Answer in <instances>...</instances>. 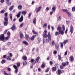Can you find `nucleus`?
Segmentation results:
<instances>
[{
  "mask_svg": "<svg viewBox=\"0 0 75 75\" xmlns=\"http://www.w3.org/2000/svg\"><path fill=\"white\" fill-rule=\"evenodd\" d=\"M7 60H8V61H11V58L10 57V56H8V58H7Z\"/></svg>",
  "mask_w": 75,
  "mask_h": 75,
  "instance_id": "obj_30",
  "label": "nucleus"
},
{
  "mask_svg": "<svg viewBox=\"0 0 75 75\" xmlns=\"http://www.w3.org/2000/svg\"><path fill=\"white\" fill-rule=\"evenodd\" d=\"M7 13H6L5 14V16H6L5 17H7Z\"/></svg>",
  "mask_w": 75,
  "mask_h": 75,
  "instance_id": "obj_64",
  "label": "nucleus"
},
{
  "mask_svg": "<svg viewBox=\"0 0 75 75\" xmlns=\"http://www.w3.org/2000/svg\"><path fill=\"white\" fill-rule=\"evenodd\" d=\"M55 9H56V7L54 6L52 8V11L53 12H55Z\"/></svg>",
  "mask_w": 75,
  "mask_h": 75,
  "instance_id": "obj_12",
  "label": "nucleus"
},
{
  "mask_svg": "<svg viewBox=\"0 0 75 75\" xmlns=\"http://www.w3.org/2000/svg\"><path fill=\"white\" fill-rule=\"evenodd\" d=\"M1 3H4V0H1L0 1Z\"/></svg>",
  "mask_w": 75,
  "mask_h": 75,
  "instance_id": "obj_57",
  "label": "nucleus"
},
{
  "mask_svg": "<svg viewBox=\"0 0 75 75\" xmlns=\"http://www.w3.org/2000/svg\"><path fill=\"white\" fill-rule=\"evenodd\" d=\"M53 54H57V51H54L53 52Z\"/></svg>",
  "mask_w": 75,
  "mask_h": 75,
  "instance_id": "obj_47",
  "label": "nucleus"
},
{
  "mask_svg": "<svg viewBox=\"0 0 75 75\" xmlns=\"http://www.w3.org/2000/svg\"><path fill=\"white\" fill-rule=\"evenodd\" d=\"M55 44V41L54 40H52V46H54Z\"/></svg>",
  "mask_w": 75,
  "mask_h": 75,
  "instance_id": "obj_27",
  "label": "nucleus"
},
{
  "mask_svg": "<svg viewBox=\"0 0 75 75\" xmlns=\"http://www.w3.org/2000/svg\"><path fill=\"white\" fill-rule=\"evenodd\" d=\"M59 34V33L58 32H56L55 33V35L57 36Z\"/></svg>",
  "mask_w": 75,
  "mask_h": 75,
  "instance_id": "obj_44",
  "label": "nucleus"
},
{
  "mask_svg": "<svg viewBox=\"0 0 75 75\" xmlns=\"http://www.w3.org/2000/svg\"><path fill=\"white\" fill-rule=\"evenodd\" d=\"M9 55L11 57H13V54L11 53H9Z\"/></svg>",
  "mask_w": 75,
  "mask_h": 75,
  "instance_id": "obj_51",
  "label": "nucleus"
},
{
  "mask_svg": "<svg viewBox=\"0 0 75 75\" xmlns=\"http://www.w3.org/2000/svg\"><path fill=\"white\" fill-rule=\"evenodd\" d=\"M41 39H40L38 40V43H40V42H41Z\"/></svg>",
  "mask_w": 75,
  "mask_h": 75,
  "instance_id": "obj_59",
  "label": "nucleus"
},
{
  "mask_svg": "<svg viewBox=\"0 0 75 75\" xmlns=\"http://www.w3.org/2000/svg\"><path fill=\"white\" fill-rule=\"evenodd\" d=\"M32 32L33 34H37L38 33L37 32H35V31L34 30H32Z\"/></svg>",
  "mask_w": 75,
  "mask_h": 75,
  "instance_id": "obj_34",
  "label": "nucleus"
},
{
  "mask_svg": "<svg viewBox=\"0 0 75 75\" xmlns=\"http://www.w3.org/2000/svg\"><path fill=\"white\" fill-rule=\"evenodd\" d=\"M4 25H7L8 24V18L6 16L4 18Z\"/></svg>",
  "mask_w": 75,
  "mask_h": 75,
  "instance_id": "obj_1",
  "label": "nucleus"
},
{
  "mask_svg": "<svg viewBox=\"0 0 75 75\" xmlns=\"http://www.w3.org/2000/svg\"><path fill=\"white\" fill-rule=\"evenodd\" d=\"M23 58L24 60H27V57H26L25 56H24L23 57Z\"/></svg>",
  "mask_w": 75,
  "mask_h": 75,
  "instance_id": "obj_28",
  "label": "nucleus"
},
{
  "mask_svg": "<svg viewBox=\"0 0 75 75\" xmlns=\"http://www.w3.org/2000/svg\"><path fill=\"white\" fill-rule=\"evenodd\" d=\"M61 18L60 16H59L57 18V21H60V20H61Z\"/></svg>",
  "mask_w": 75,
  "mask_h": 75,
  "instance_id": "obj_40",
  "label": "nucleus"
},
{
  "mask_svg": "<svg viewBox=\"0 0 75 75\" xmlns=\"http://www.w3.org/2000/svg\"><path fill=\"white\" fill-rule=\"evenodd\" d=\"M57 30H58V31H59H59H61V27H59V26L57 28Z\"/></svg>",
  "mask_w": 75,
  "mask_h": 75,
  "instance_id": "obj_23",
  "label": "nucleus"
},
{
  "mask_svg": "<svg viewBox=\"0 0 75 75\" xmlns=\"http://www.w3.org/2000/svg\"><path fill=\"white\" fill-rule=\"evenodd\" d=\"M26 13H27V11H23L22 12V14L23 15H24V16H25Z\"/></svg>",
  "mask_w": 75,
  "mask_h": 75,
  "instance_id": "obj_17",
  "label": "nucleus"
},
{
  "mask_svg": "<svg viewBox=\"0 0 75 75\" xmlns=\"http://www.w3.org/2000/svg\"><path fill=\"white\" fill-rule=\"evenodd\" d=\"M43 37H45L46 38L47 37V30H45L44 31L43 34Z\"/></svg>",
  "mask_w": 75,
  "mask_h": 75,
  "instance_id": "obj_3",
  "label": "nucleus"
},
{
  "mask_svg": "<svg viewBox=\"0 0 75 75\" xmlns=\"http://www.w3.org/2000/svg\"><path fill=\"white\" fill-rule=\"evenodd\" d=\"M47 23H45L44 24L43 27L44 28H47Z\"/></svg>",
  "mask_w": 75,
  "mask_h": 75,
  "instance_id": "obj_22",
  "label": "nucleus"
},
{
  "mask_svg": "<svg viewBox=\"0 0 75 75\" xmlns=\"http://www.w3.org/2000/svg\"><path fill=\"white\" fill-rule=\"evenodd\" d=\"M7 69L9 71H11V69L9 67H8L7 68Z\"/></svg>",
  "mask_w": 75,
  "mask_h": 75,
  "instance_id": "obj_53",
  "label": "nucleus"
},
{
  "mask_svg": "<svg viewBox=\"0 0 75 75\" xmlns=\"http://www.w3.org/2000/svg\"><path fill=\"white\" fill-rule=\"evenodd\" d=\"M17 72H18V70L17 69H16L15 71V73H17Z\"/></svg>",
  "mask_w": 75,
  "mask_h": 75,
  "instance_id": "obj_54",
  "label": "nucleus"
},
{
  "mask_svg": "<svg viewBox=\"0 0 75 75\" xmlns=\"http://www.w3.org/2000/svg\"><path fill=\"white\" fill-rule=\"evenodd\" d=\"M10 38V37H6L5 38H4L3 40V42H6V41H7L8 40V39Z\"/></svg>",
  "mask_w": 75,
  "mask_h": 75,
  "instance_id": "obj_7",
  "label": "nucleus"
},
{
  "mask_svg": "<svg viewBox=\"0 0 75 75\" xmlns=\"http://www.w3.org/2000/svg\"><path fill=\"white\" fill-rule=\"evenodd\" d=\"M42 8V7L41 6H39L37 8L36 11V13H38V12H39V11H40L41 9Z\"/></svg>",
  "mask_w": 75,
  "mask_h": 75,
  "instance_id": "obj_4",
  "label": "nucleus"
},
{
  "mask_svg": "<svg viewBox=\"0 0 75 75\" xmlns=\"http://www.w3.org/2000/svg\"><path fill=\"white\" fill-rule=\"evenodd\" d=\"M62 65L64 66V67H65L66 65V63H62Z\"/></svg>",
  "mask_w": 75,
  "mask_h": 75,
  "instance_id": "obj_49",
  "label": "nucleus"
},
{
  "mask_svg": "<svg viewBox=\"0 0 75 75\" xmlns=\"http://www.w3.org/2000/svg\"><path fill=\"white\" fill-rule=\"evenodd\" d=\"M20 38L21 39H22L23 38V37H24V35L21 32H20Z\"/></svg>",
  "mask_w": 75,
  "mask_h": 75,
  "instance_id": "obj_9",
  "label": "nucleus"
},
{
  "mask_svg": "<svg viewBox=\"0 0 75 75\" xmlns=\"http://www.w3.org/2000/svg\"><path fill=\"white\" fill-rule=\"evenodd\" d=\"M4 38V34L1 35H0V40L1 41H3V40Z\"/></svg>",
  "mask_w": 75,
  "mask_h": 75,
  "instance_id": "obj_6",
  "label": "nucleus"
},
{
  "mask_svg": "<svg viewBox=\"0 0 75 75\" xmlns=\"http://www.w3.org/2000/svg\"><path fill=\"white\" fill-rule=\"evenodd\" d=\"M5 12V10H3L1 11V13H4Z\"/></svg>",
  "mask_w": 75,
  "mask_h": 75,
  "instance_id": "obj_45",
  "label": "nucleus"
},
{
  "mask_svg": "<svg viewBox=\"0 0 75 75\" xmlns=\"http://www.w3.org/2000/svg\"><path fill=\"white\" fill-rule=\"evenodd\" d=\"M47 37L48 38L49 40L48 39H46L47 43L49 42V41H51V35L50 34V32H49Z\"/></svg>",
  "mask_w": 75,
  "mask_h": 75,
  "instance_id": "obj_2",
  "label": "nucleus"
},
{
  "mask_svg": "<svg viewBox=\"0 0 75 75\" xmlns=\"http://www.w3.org/2000/svg\"><path fill=\"white\" fill-rule=\"evenodd\" d=\"M10 34H11L10 32L9 31L7 33V35L8 36V37H10Z\"/></svg>",
  "mask_w": 75,
  "mask_h": 75,
  "instance_id": "obj_39",
  "label": "nucleus"
},
{
  "mask_svg": "<svg viewBox=\"0 0 75 75\" xmlns=\"http://www.w3.org/2000/svg\"><path fill=\"white\" fill-rule=\"evenodd\" d=\"M16 16L18 18H19V13H18V14L16 15Z\"/></svg>",
  "mask_w": 75,
  "mask_h": 75,
  "instance_id": "obj_55",
  "label": "nucleus"
},
{
  "mask_svg": "<svg viewBox=\"0 0 75 75\" xmlns=\"http://www.w3.org/2000/svg\"><path fill=\"white\" fill-rule=\"evenodd\" d=\"M70 31L71 32V33H72L73 31H74V28L72 26H71L70 27Z\"/></svg>",
  "mask_w": 75,
  "mask_h": 75,
  "instance_id": "obj_11",
  "label": "nucleus"
},
{
  "mask_svg": "<svg viewBox=\"0 0 75 75\" xmlns=\"http://www.w3.org/2000/svg\"><path fill=\"white\" fill-rule=\"evenodd\" d=\"M52 71H57V69H56V67H53L52 68Z\"/></svg>",
  "mask_w": 75,
  "mask_h": 75,
  "instance_id": "obj_20",
  "label": "nucleus"
},
{
  "mask_svg": "<svg viewBox=\"0 0 75 75\" xmlns=\"http://www.w3.org/2000/svg\"><path fill=\"white\" fill-rule=\"evenodd\" d=\"M63 11H64V12H66V13H68V11L66 9H63Z\"/></svg>",
  "mask_w": 75,
  "mask_h": 75,
  "instance_id": "obj_42",
  "label": "nucleus"
},
{
  "mask_svg": "<svg viewBox=\"0 0 75 75\" xmlns=\"http://www.w3.org/2000/svg\"><path fill=\"white\" fill-rule=\"evenodd\" d=\"M68 40H65L63 42L64 43V45H65V44H66V43H67V42H68Z\"/></svg>",
  "mask_w": 75,
  "mask_h": 75,
  "instance_id": "obj_26",
  "label": "nucleus"
},
{
  "mask_svg": "<svg viewBox=\"0 0 75 75\" xmlns=\"http://www.w3.org/2000/svg\"><path fill=\"white\" fill-rule=\"evenodd\" d=\"M53 63V62H52V61L50 62V65H52Z\"/></svg>",
  "mask_w": 75,
  "mask_h": 75,
  "instance_id": "obj_60",
  "label": "nucleus"
},
{
  "mask_svg": "<svg viewBox=\"0 0 75 75\" xmlns=\"http://www.w3.org/2000/svg\"><path fill=\"white\" fill-rule=\"evenodd\" d=\"M62 28H63V30H65V26L64 25H63L62 26Z\"/></svg>",
  "mask_w": 75,
  "mask_h": 75,
  "instance_id": "obj_50",
  "label": "nucleus"
},
{
  "mask_svg": "<svg viewBox=\"0 0 75 75\" xmlns=\"http://www.w3.org/2000/svg\"><path fill=\"white\" fill-rule=\"evenodd\" d=\"M36 37V35H33V36H32L30 38V39L31 40H34V38H35V37Z\"/></svg>",
  "mask_w": 75,
  "mask_h": 75,
  "instance_id": "obj_14",
  "label": "nucleus"
},
{
  "mask_svg": "<svg viewBox=\"0 0 75 75\" xmlns=\"http://www.w3.org/2000/svg\"><path fill=\"white\" fill-rule=\"evenodd\" d=\"M23 44H25V45H28V43L26 41H24L23 42Z\"/></svg>",
  "mask_w": 75,
  "mask_h": 75,
  "instance_id": "obj_18",
  "label": "nucleus"
},
{
  "mask_svg": "<svg viewBox=\"0 0 75 75\" xmlns=\"http://www.w3.org/2000/svg\"><path fill=\"white\" fill-rule=\"evenodd\" d=\"M24 19V17L23 16V15L21 16V17L19 19V22H21L23 21V20Z\"/></svg>",
  "mask_w": 75,
  "mask_h": 75,
  "instance_id": "obj_5",
  "label": "nucleus"
},
{
  "mask_svg": "<svg viewBox=\"0 0 75 75\" xmlns=\"http://www.w3.org/2000/svg\"><path fill=\"white\" fill-rule=\"evenodd\" d=\"M4 74H5V75H9L8 74H7L6 72V71H4Z\"/></svg>",
  "mask_w": 75,
  "mask_h": 75,
  "instance_id": "obj_58",
  "label": "nucleus"
},
{
  "mask_svg": "<svg viewBox=\"0 0 75 75\" xmlns=\"http://www.w3.org/2000/svg\"><path fill=\"white\" fill-rule=\"evenodd\" d=\"M11 29L12 30H16V25L14 24L12 27L11 28Z\"/></svg>",
  "mask_w": 75,
  "mask_h": 75,
  "instance_id": "obj_10",
  "label": "nucleus"
},
{
  "mask_svg": "<svg viewBox=\"0 0 75 75\" xmlns=\"http://www.w3.org/2000/svg\"><path fill=\"white\" fill-rule=\"evenodd\" d=\"M73 60H74V57H73V56H71L70 57V61H73Z\"/></svg>",
  "mask_w": 75,
  "mask_h": 75,
  "instance_id": "obj_21",
  "label": "nucleus"
},
{
  "mask_svg": "<svg viewBox=\"0 0 75 75\" xmlns=\"http://www.w3.org/2000/svg\"><path fill=\"white\" fill-rule=\"evenodd\" d=\"M61 71L59 69L58 70V73L59 75H60V74H61Z\"/></svg>",
  "mask_w": 75,
  "mask_h": 75,
  "instance_id": "obj_41",
  "label": "nucleus"
},
{
  "mask_svg": "<svg viewBox=\"0 0 75 75\" xmlns=\"http://www.w3.org/2000/svg\"><path fill=\"white\" fill-rule=\"evenodd\" d=\"M24 25V23H22L20 26V28H21L22 27H23V26Z\"/></svg>",
  "mask_w": 75,
  "mask_h": 75,
  "instance_id": "obj_37",
  "label": "nucleus"
},
{
  "mask_svg": "<svg viewBox=\"0 0 75 75\" xmlns=\"http://www.w3.org/2000/svg\"><path fill=\"white\" fill-rule=\"evenodd\" d=\"M61 48H63V44L62 43H61Z\"/></svg>",
  "mask_w": 75,
  "mask_h": 75,
  "instance_id": "obj_52",
  "label": "nucleus"
},
{
  "mask_svg": "<svg viewBox=\"0 0 75 75\" xmlns=\"http://www.w3.org/2000/svg\"><path fill=\"white\" fill-rule=\"evenodd\" d=\"M13 67L14 68V69H17V67L16 65H13Z\"/></svg>",
  "mask_w": 75,
  "mask_h": 75,
  "instance_id": "obj_35",
  "label": "nucleus"
},
{
  "mask_svg": "<svg viewBox=\"0 0 75 75\" xmlns=\"http://www.w3.org/2000/svg\"><path fill=\"white\" fill-rule=\"evenodd\" d=\"M49 71V68L47 69L46 71H45V72H48Z\"/></svg>",
  "mask_w": 75,
  "mask_h": 75,
  "instance_id": "obj_63",
  "label": "nucleus"
},
{
  "mask_svg": "<svg viewBox=\"0 0 75 75\" xmlns=\"http://www.w3.org/2000/svg\"><path fill=\"white\" fill-rule=\"evenodd\" d=\"M55 48L56 49H58L59 48V45L58 44H56L55 45Z\"/></svg>",
  "mask_w": 75,
  "mask_h": 75,
  "instance_id": "obj_16",
  "label": "nucleus"
},
{
  "mask_svg": "<svg viewBox=\"0 0 75 75\" xmlns=\"http://www.w3.org/2000/svg\"><path fill=\"white\" fill-rule=\"evenodd\" d=\"M59 34H62V35H63L64 34V31L62 30H61L60 31H59Z\"/></svg>",
  "mask_w": 75,
  "mask_h": 75,
  "instance_id": "obj_19",
  "label": "nucleus"
},
{
  "mask_svg": "<svg viewBox=\"0 0 75 75\" xmlns=\"http://www.w3.org/2000/svg\"><path fill=\"white\" fill-rule=\"evenodd\" d=\"M9 16L11 20H13V16H12V14H10Z\"/></svg>",
  "mask_w": 75,
  "mask_h": 75,
  "instance_id": "obj_31",
  "label": "nucleus"
},
{
  "mask_svg": "<svg viewBox=\"0 0 75 75\" xmlns=\"http://www.w3.org/2000/svg\"><path fill=\"white\" fill-rule=\"evenodd\" d=\"M23 65H27V62H26V61H25L23 62Z\"/></svg>",
  "mask_w": 75,
  "mask_h": 75,
  "instance_id": "obj_43",
  "label": "nucleus"
},
{
  "mask_svg": "<svg viewBox=\"0 0 75 75\" xmlns=\"http://www.w3.org/2000/svg\"><path fill=\"white\" fill-rule=\"evenodd\" d=\"M6 61V60H3L1 61V62L2 64H4V63H5Z\"/></svg>",
  "mask_w": 75,
  "mask_h": 75,
  "instance_id": "obj_29",
  "label": "nucleus"
},
{
  "mask_svg": "<svg viewBox=\"0 0 75 75\" xmlns=\"http://www.w3.org/2000/svg\"><path fill=\"white\" fill-rule=\"evenodd\" d=\"M39 59H40V57H38L36 58V60L35 61V63H37L38 61H39Z\"/></svg>",
  "mask_w": 75,
  "mask_h": 75,
  "instance_id": "obj_15",
  "label": "nucleus"
},
{
  "mask_svg": "<svg viewBox=\"0 0 75 75\" xmlns=\"http://www.w3.org/2000/svg\"><path fill=\"white\" fill-rule=\"evenodd\" d=\"M67 13L68 15L69 16V17L71 16V13L68 12Z\"/></svg>",
  "mask_w": 75,
  "mask_h": 75,
  "instance_id": "obj_48",
  "label": "nucleus"
},
{
  "mask_svg": "<svg viewBox=\"0 0 75 75\" xmlns=\"http://www.w3.org/2000/svg\"><path fill=\"white\" fill-rule=\"evenodd\" d=\"M30 62L31 63H33L34 62V59H31L30 60Z\"/></svg>",
  "mask_w": 75,
  "mask_h": 75,
  "instance_id": "obj_46",
  "label": "nucleus"
},
{
  "mask_svg": "<svg viewBox=\"0 0 75 75\" xmlns=\"http://www.w3.org/2000/svg\"><path fill=\"white\" fill-rule=\"evenodd\" d=\"M49 9H50V8H48V7H47L46 8V10H47V11H48L49 10Z\"/></svg>",
  "mask_w": 75,
  "mask_h": 75,
  "instance_id": "obj_61",
  "label": "nucleus"
},
{
  "mask_svg": "<svg viewBox=\"0 0 75 75\" xmlns=\"http://www.w3.org/2000/svg\"><path fill=\"white\" fill-rule=\"evenodd\" d=\"M6 4L7 6H10L11 5V2L10 1H6Z\"/></svg>",
  "mask_w": 75,
  "mask_h": 75,
  "instance_id": "obj_13",
  "label": "nucleus"
},
{
  "mask_svg": "<svg viewBox=\"0 0 75 75\" xmlns=\"http://www.w3.org/2000/svg\"><path fill=\"white\" fill-rule=\"evenodd\" d=\"M33 23H34V24H36V18H34L33 20Z\"/></svg>",
  "mask_w": 75,
  "mask_h": 75,
  "instance_id": "obj_24",
  "label": "nucleus"
},
{
  "mask_svg": "<svg viewBox=\"0 0 75 75\" xmlns=\"http://www.w3.org/2000/svg\"><path fill=\"white\" fill-rule=\"evenodd\" d=\"M25 38L26 40L28 41H29L30 40V37H29V36L27 34H25Z\"/></svg>",
  "mask_w": 75,
  "mask_h": 75,
  "instance_id": "obj_8",
  "label": "nucleus"
},
{
  "mask_svg": "<svg viewBox=\"0 0 75 75\" xmlns=\"http://www.w3.org/2000/svg\"><path fill=\"white\" fill-rule=\"evenodd\" d=\"M7 55L5 54L3 56V57L4 58H6V57Z\"/></svg>",
  "mask_w": 75,
  "mask_h": 75,
  "instance_id": "obj_62",
  "label": "nucleus"
},
{
  "mask_svg": "<svg viewBox=\"0 0 75 75\" xmlns=\"http://www.w3.org/2000/svg\"><path fill=\"white\" fill-rule=\"evenodd\" d=\"M22 8H23V6L21 5L19 6V10H22Z\"/></svg>",
  "mask_w": 75,
  "mask_h": 75,
  "instance_id": "obj_33",
  "label": "nucleus"
},
{
  "mask_svg": "<svg viewBox=\"0 0 75 75\" xmlns=\"http://www.w3.org/2000/svg\"><path fill=\"white\" fill-rule=\"evenodd\" d=\"M31 13H29V16H28V17L29 18H30V16H31Z\"/></svg>",
  "mask_w": 75,
  "mask_h": 75,
  "instance_id": "obj_56",
  "label": "nucleus"
},
{
  "mask_svg": "<svg viewBox=\"0 0 75 75\" xmlns=\"http://www.w3.org/2000/svg\"><path fill=\"white\" fill-rule=\"evenodd\" d=\"M42 68H44L45 67V64L44 63H43L41 66Z\"/></svg>",
  "mask_w": 75,
  "mask_h": 75,
  "instance_id": "obj_32",
  "label": "nucleus"
},
{
  "mask_svg": "<svg viewBox=\"0 0 75 75\" xmlns=\"http://www.w3.org/2000/svg\"><path fill=\"white\" fill-rule=\"evenodd\" d=\"M58 59H59V61H60V60H61V59H62L61 56L60 55H58Z\"/></svg>",
  "mask_w": 75,
  "mask_h": 75,
  "instance_id": "obj_36",
  "label": "nucleus"
},
{
  "mask_svg": "<svg viewBox=\"0 0 75 75\" xmlns=\"http://www.w3.org/2000/svg\"><path fill=\"white\" fill-rule=\"evenodd\" d=\"M13 7H14V5H12L9 8V10H10V11L13 10Z\"/></svg>",
  "mask_w": 75,
  "mask_h": 75,
  "instance_id": "obj_25",
  "label": "nucleus"
},
{
  "mask_svg": "<svg viewBox=\"0 0 75 75\" xmlns=\"http://www.w3.org/2000/svg\"><path fill=\"white\" fill-rule=\"evenodd\" d=\"M72 11L73 12L75 11V6H74L72 8Z\"/></svg>",
  "mask_w": 75,
  "mask_h": 75,
  "instance_id": "obj_38",
  "label": "nucleus"
}]
</instances>
